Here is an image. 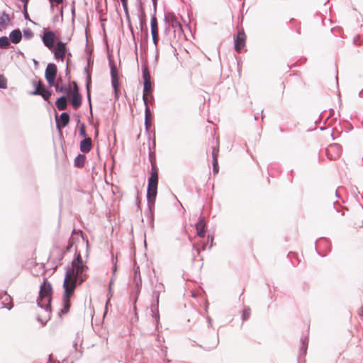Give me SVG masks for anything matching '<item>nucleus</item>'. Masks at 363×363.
<instances>
[{"label":"nucleus","instance_id":"nucleus-1","mask_svg":"<svg viewBox=\"0 0 363 363\" xmlns=\"http://www.w3.org/2000/svg\"><path fill=\"white\" fill-rule=\"evenodd\" d=\"M85 267L81 255H78L76 259L72 261L71 267L67 269L63 282L65 292L63 307L60 312V315L66 314L69 311L71 306L70 298L74 294L77 284H81L84 281L82 273Z\"/></svg>","mask_w":363,"mask_h":363},{"label":"nucleus","instance_id":"nucleus-2","mask_svg":"<svg viewBox=\"0 0 363 363\" xmlns=\"http://www.w3.org/2000/svg\"><path fill=\"white\" fill-rule=\"evenodd\" d=\"M52 296V287L51 284L45 279L40 288L38 305L40 310L38 312V319L41 322H46L50 318V302Z\"/></svg>","mask_w":363,"mask_h":363},{"label":"nucleus","instance_id":"nucleus-3","mask_svg":"<svg viewBox=\"0 0 363 363\" xmlns=\"http://www.w3.org/2000/svg\"><path fill=\"white\" fill-rule=\"evenodd\" d=\"M149 159L151 163V174L148 179L147 198L149 203H154L157 193L158 169L154 152H150Z\"/></svg>","mask_w":363,"mask_h":363},{"label":"nucleus","instance_id":"nucleus-4","mask_svg":"<svg viewBox=\"0 0 363 363\" xmlns=\"http://www.w3.org/2000/svg\"><path fill=\"white\" fill-rule=\"evenodd\" d=\"M32 84L35 87V89L31 94L40 95L46 101L49 99L51 92L45 89L41 81L33 80Z\"/></svg>","mask_w":363,"mask_h":363},{"label":"nucleus","instance_id":"nucleus-5","mask_svg":"<svg viewBox=\"0 0 363 363\" xmlns=\"http://www.w3.org/2000/svg\"><path fill=\"white\" fill-rule=\"evenodd\" d=\"M57 68L55 64H48L45 72V77L50 84L53 86L55 84V80L57 76Z\"/></svg>","mask_w":363,"mask_h":363},{"label":"nucleus","instance_id":"nucleus-6","mask_svg":"<svg viewBox=\"0 0 363 363\" xmlns=\"http://www.w3.org/2000/svg\"><path fill=\"white\" fill-rule=\"evenodd\" d=\"M111 84L114 89L115 97L116 99L119 98L120 96V83L119 79L118 76V70L115 65L111 66Z\"/></svg>","mask_w":363,"mask_h":363},{"label":"nucleus","instance_id":"nucleus-7","mask_svg":"<svg viewBox=\"0 0 363 363\" xmlns=\"http://www.w3.org/2000/svg\"><path fill=\"white\" fill-rule=\"evenodd\" d=\"M326 154L330 160H336L342 154V148L337 143L331 144L326 149Z\"/></svg>","mask_w":363,"mask_h":363},{"label":"nucleus","instance_id":"nucleus-8","mask_svg":"<svg viewBox=\"0 0 363 363\" xmlns=\"http://www.w3.org/2000/svg\"><path fill=\"white\" fill-rule=\"evenodd\" d=\"M247 36L243 30H239L235 40V49L237 52L244 50L246 44Z\"/></svg>","mask_w":363,"mask_h":363},{"label":"nucleus","instance_id":"nucleus-9","mask_svg":"<svg viewBox=\"0 0 363 363\" xmlns=\"http://www.w3.org/2000/svg\"><path fill=\"white\" fill-rule=\"evenodd\" d=\"M52 50L55 59L60 60L62 61L64 60L67 53L66 43L62 41H59L57 42L56 46L54 47Z\"/></svg>","mask_w":363,"mask_h":363},{"label":"nucleus","instance_id":"nucleus-10","mask_svg":"<svg viewBox=\"0 0 363 363\" xmlns=\"http://www.w3.org/2000/svg\"><path fill=\"white\" fill-rule=\"evenodd\" d=\"M150 26H151V34L152 36V40L155 46H157L159 40V29H158V23L157 19L156 16L154 15L151 18L150 21Z\"/></svg>","mask_w":363,"mask_h":363},{"label":"nucleus","instance_id":"nucleus-11","mask_svg":"<svg viewBox=\"0 0 363 363\" xmlns=\"http://www.w3.org/2000/svg\"><path fill=\"white\" fill-rule=\"evenodd\" d=\"M55 40V35L53 32L47 31L44 33L43 36V42L48 48L52 50L54 48Z\"/></svg>","mask_w":363,"mask_h":363},{"label":"nucleus","instance_id":"nucleus-12","mask_svg":"<svg viewBox=\"0 0 363 363\" xmlns=\"http://www.w3.org/2000/svg\"><path fill=\"white\" fill-rule=\"evenodd\" d=\"M143 99L144 104H152L153 96H152V93L151 84L147 85V86H145V85H144Z\"/></svg>","mask_w":363,"mask_h":363},{"label":"nucleus","instance_id":"nucleus-13","mask_svg":"<svg viewBox=\"0 0 363 363\" xmlns=\"http://www.w3.org/2000/svg\"><path fill=\"white\" fill-rule=\"evenodd\" d=\"M69 121V116L67 113H61L60 118L57 119L56 123L57 127L59 130H61L62 128L67 126Z\"/></svg>","mask_w":363,"mask_h":363},{"label":"nucleus","instance_id":"nucleus-14","mask_svg":"<svg viewBox=\"0 0 363 363\" xmlns=\"http://www.w3.org/2000/svg\"><path fill=\"white\" fill-rule=\"evenodd\" d=\"M206 222L203 218H200L198 223L196 224V229L197 235L200 238H204L206 235Z\"/></svg>","mask_w":363,"mask_h":363},{"label":"nucleus","instance_id":"nucleus-15","mask_svg":"<svg viewBox=\"0 0 363 363\" xmlns=\"http://www.w3.org/2000/svg\"><path fill=\"white\" fill-rule=\"evenodd\" d=\"M0 301L2 305V308L11 309L13 307L12 298L6 293H4L0 296Z\"/></svg>","mask_w":363,"mask_h":363},{"label":"nucleus","instance_id":"nucleus-16","mask_svg":"<svg viewBox=\"0 0 363 363\" xmlns=\"http://www.w3.org/2000/svg\"><path fill=\"white\" fill-rule=\"evenodd\" d=\"M92 142L90 138H85L80 143V150L82 152H89L91 148Z\"/></svg>","mask_w":363,"mask_h":363},{"label":"nucleus","instance_id":"nucleus-17","mask_svg":"<svg viewBox=\"0 0 363 363\" xmlns=\"http://www.w3.org/2000/svg\"><path fill=\"white\" fill-rule=\"evenodd\" d=\"M10 22V17L9 14L3 12L0 14V30L4 29Z\"/></svg>","mask_w":363,"mask_h":363},{"label":"nucleus","instance_id":"nucleus-18","mask_svg":"<svg viewBox=\"0 0 363 363\" xmlns=\"http://www.w3.org/2000/svg\"><path fill=\"white\" fill-rule=\"evenodd\" d=\"M72 96V105L74 108L77 109L82 104V96L80 94H70Z\"/></svg>","mask_w":363,"mask_h":363},{"label":"nucleus","instance_id":"nucleus-19","mask_svg":"<svg viewBox=\"0 0 363 363\" xmlns=\"http://www.w3.org/2000/svg\"><path fill=\"white\" fill-rule=\"evenodd\" d=\"M22 38V34L20 30H14L10 34V38L13 43H18Z\"/></svg>","mask_w":363,"mask_h":363},{"label":"nucleus","instance_id":"nucleus-20","mask_svg":"<svg viewBox=\"0 0 363 363\" xmlns=\"http://www.w3.org/2000/svg\"><path fill=\"white\" fill-rule=\"evenodd\" d=\"M56 106L57 108L60 110V111H63V110H65L67 108V99L65 96H61L60 97L57 101H56Z\"/></svg>","mask_w":363,"mask_h":363},{"label":"nucleus","instance_id":"nucleus-21","mask_svg":"<svg viewBox=\"0 0 363 363\" xmlns=\"http://www.w3.org/2000/svg\"><path fill=\"white\" fill-rule=\"evenodd\" d=\"M159 298H160V294L158 292H157V294H156L157 303H156V304L152 305L151 307L152 312L153 315L155 316L156 320H157L159 318V315H158Z\"/></svg>","mask_w":363,"mask_h":363},{"label":"nucleus","instance_id":"nucleus-22","mask_svg":"<svg viewBox=\"0 0 363 363\" xmlns=\"http://www.w3.org/2000/svg\"><path fill=\"white\" fill-rule=\"evenodd\" d=\"M68 89V95L72 94H79L77 84L75 82H72L69 84Z\"/></svg>","mask_w":363,"mask_h":363},{"label":"nucleus","instance_id":"nucleus-23","mask_svg":"<svg viewBox=\"0 0 363 363\" xmlns=\"http://www.w3.org/2000/svg\"><path fill=\"white\" fill-rule=\"evenodd\" d=\"M143 79H144V85H145V86H147V85L151 84L150 74L147 68H145L143 71Z\"/></svg>","mask_w":363,"mask_h":363},{"label":"nucleus","instance_id":"nucleus-24","mask_svg":"<svg viewBox=\"0 0 363 363\" xmlns=\"http://www.w3.org/2000/svg\"><path fill=\"white\" fill-rule=\"evenodd\" d=\"M218 342H219L218 337H216L213 338L211 345H206V346H204V348L208 350L215 349L217 347Z\"/></svg>","mask_w":363,"mask_h":363},{"label":"nucleus","instance_id":"nucleus-25","mask_svg":"<svg viewBox=\"0 0 363 363\" xmlns=\"http://www.w3.org/2000/svg\"><path fill=\"white\" fill-rule=\"evenodd\" d=\"M85 156L79 155L76 159H75V165L77 167H83L85 162Z\"/></svg>","mask_w":363,"mask_h":363},{"label":"nucleus","instance_id":"nucleus-26","mask_svg":"<svg viewBox=\"0 0 363 363\" xmlns=\"http://www.w3.org/2000/svg\"><path fill=\"white\" fill-rule=\"evenodd\" d=\"M144 104L145 106V123L147 125V124L150 122V115H151L150 107H149V105L150 104Z\"/></svg>","mask_w":363,"mask_h":363},{"label":"nucleus","instance_id":"nucleus-27","mask_svg":"<svg viewBox=\"0 0 363 363\" xmlns=\"http://www.w3.org/2000/svg\"><path fill=\"white\" fill-rule=\"evenodd\" d=\"M9 45V40L7 37L4 36L0 38V46L1 48H6Z\"/></svg>","mask_w":363,"mask_h":363},{"label":"nucleus","instance_id":"nucleus-28","mask_svg":"<svg viewBox=\"0 0 363 363\" xmlns=\"http://www.w3.org/2000/svg\"><path fill=\"white\" fill-rule=\"evenodd\" d=\"M6 87L7 79L3 74H0V89H6Z\"/></svg>","mask_w":363,"mask_h":363},{"label":"nucleus","instance_id":"nucleus-29","mask_svg":"<svg viewBox=\"0 0 363 363\" xmlns=\"http://www.w3.org/2000/svg\"><path fill=\"white\" fill-rule=\"evenodd\" d=\"M194 248L196 250L197 255L200 254L201 250H204L206 249V245L205 244H194L193 245Z\"/></svg>","mask_w":363,"mask_h":363},{"label":"nucleus","instance_id":"nucleus-30","mask_svg":"<svg viewBox=\"0 0 363 363\" xmlns=\"http://www.w3.org/2000/svg\"><path fill=\"white\" fill-rule=\"evenodd\" d=\"M213 171L214 174H218L219 171L218 162V160H213Z\"/></svg>","mask_w":363,"mask_h":363},{"label":"nucleus","instance_id":"nucleus-31","mask_svg":"<svg viewBox=\"0 0 363 363\" xmlns=\"http://www.w3.org/2000/svg\"><path fill=\"white\" fill-rule=\"evenodd\" d=\"M218 153H219V148H218V147H213V150H212L213 160H218Z\"/></svg>","mask_w":363,"mask_h":363},{"label":"nucleus","instance_id":"nucleus-32","mask_svg":"<svg viewBox=\"0 0 363 363\" xmlns=\"http://www.w3.org/2000/svg\"><path fill=\"white\" fill-rule=\"evenodd\" d=\"M79 135L82 137L86 138V128L84 124L81 125L79 128Z\"/></svg>","mask_w":363,"mask_h":363},{"label":"nucleus","instance_id":"nucleus-33","mask_svg":"<svg viewBox=\"0 0 363 363\" xmlns=\"http://www.w3.org/2000/svg\"><path fill=\"white\" fill-rule=\"evenodd\" d=\"M285 89V85H284V83L283 82H279V86H278V91L281 93V94H283L284 93V90Z\"/></svg>","mask_w":363,"mask_h":363},{"label":"nucleus","instance_id":"nucleus-34","mask_svg":"<svg viewBox=\"0 0 363 363\" xmlns=\"http://www.w3.org/2000/svg\"><path fill=\"white\" fill-rule=\"evenodd\" d=\"M68 90H69L68 88H65L64 86H61V87L57 86L56 87V91L57 92H64L65 91V92L67 93Z\"/></svg>","mask_w":363,"mask_h":363},{"label":"nucleus","instance_id":"nucleus-35","mask_svg":"<svg viewBox=\"0 0 363 363\" xmlns=\"http://www.w3.org/2000/svg\"><path fill=\"white\" fill-rule=\"evenodd\" d=\"M250 315V312L249 309L245 310L243 311V319L245 320L249 318Z\"/></svg>","mask_w":363,"mask_h":363},{"label":"nucleus","instance_id":"nucleus-36","mask_svg":"<svg viewBox=\"0 0 363 363\" xmlns=\"http://www.w3.org/2000/svg\"><path fill=\"white\" fill-rule=\"evenodd\" d=\"M125 10L128 9V0H121Z\"/></svg>","mask_w":363,"mask_h":363},{"label":"nucleus","instance_id":"nucleus-37","mask_svg":"<svg viewBox=\"0 0 363 363\" xmlns=\"http://www.w3.org/2000/svg\"><path fill=\"white\" fill-rule=\"evenodd\" d=\"M20 1L24 3V7L26 8L27 6V4L28 2V0H20Z\"/></svg>","mask_w":363,"mask_h":363},{"label":"nucleus","instance_id":"nucleus-38","mask_svg":"<svg viewBox=\"0 0 363 363\" xmlns=\"http://www.w3.org/2000/svg\"><path fill=\"white\" fill-rule=\"evenodd\" d=\"M157 0H152L153 6H154L155 9H156V6H157Z\"/></svg>","mask_w":363,"mask_h":363},{"label":"nucleus","instance_id":"nucleus-39","mask_svg":"<svg viewBox=\"0 0 363 363\" xmlns=\"http://www.w3.org/2000/svg\"><path fill=\"white\" fill-rule=\"evenodd\" d=\"M208 240H211V242H213V237H212V236H209V235H208ZM211 245H212V243L211 244Z\"/></svg>","mask_w":363,"mask_h":363},{"label":"nucleus","instance_id":"nucleus-40","mask_svg":"<svg viewBox=\"0 0 363 363\" xmlns=\"http://www.w3.org/2000/svg\"><path fill=\"white\" fill-rule=\"evenodd\" d=\"M206 101V97L203 96V101H202V105L203 106Z\"/></svg>","mask_w":363,"mask_h":363},{"label":"nucleus","instance_id":"nucleus-41","mask_svg":"<svg viewBox=\"0 0 363 363\" xmlns=\"http://www.w3.org/2000/svg\"><path fill=\"white\" fill-rule=\"evenodd\" d=\"M24 35H30V33H27V32H26V31H25V32H24Z\"/></svg>","mask_w":363,"mask_h":363}]
</instances>
